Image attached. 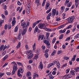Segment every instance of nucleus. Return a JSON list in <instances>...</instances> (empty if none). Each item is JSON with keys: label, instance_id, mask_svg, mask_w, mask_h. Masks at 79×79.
Instances as JSON below:
<instances>
[{"label": "nucleus", "instance_id": "nucleus-12", "mask_svg": "<svg viewBox=\"0 0 79 79\" xmlns=\"http://www.w3.org/2000/svg\"><path fill=\"white\" fill-rule=\"evenodd\" d=\"M65 10V7L64 6H62L61 8V13H63Z\"/></svg>", "mask_w": 79, "mask_h": 79}, {"label": "nucleus", "instance_id": "nucleus-45", "mask_svg": "<svg viewBox=\"0 0 79 79\" xmlns=\"http://www.w3.org/2000/svg\"><path fill=\"white\" fill-rule=\"evenodd\" d=\"M8 27V25L6 24L4 26V29H6V30L7 29V28Z\"/></svg>", "mask_w": 79, "mask_h": 79}, {"label": "nucleus", "instance_id": "nucleus-34", "mask_svg": "<svg viewBox=\"0 0 79 79\" xmlns=\"http://www.w3.org/2000/svg\"><path fill=\"white\" fill-rule=\"evenodd\" d=\"M17 63L19 66H23V64H22V63H21L20 62H17Z\"/></svg>", "mask_w": 79, "mask_h": 79}, {"label": "nucleus", "instance_id": "nucleus-16", "mask_svg": "<svg viewBox=\"0 0 79 79\" xmlns=\"http://www.w3.org/2000/svg\"><path fill=\"white\" fill-rule=\"evenodd\" d=\"M26 25V23L25 22H23V23H21V26H24Z\"/></svg>", "mask_w": 79, "mask_h": 79}, {"label": "nucleus", "instance_id": "nucleus-56", "mask_svg": "<svg viewBox=\"0 0 79 79\" xmlns=\"http://www.w3.org/2000/svg\"><path fill=\"white\" fill-rule=\"evenodd\" d=\"M12 64H13V66H15V65H17V64H16V62H12Z\"/></svg>", "mask_w": 79, "mask_h": 79}, {"label": "nucleus", "instance_id": "nucleus-29", "mask_svg": "<svg viewBox=\"0 0 79 79\" xmlns=\"http://www.w3.org/2000/svg\"><path fill=\"white\" fill-rule=\"evenodd\" d=\"M50 79H53L54 78V77H53L52 74H51L49 76Z\"/></svg>", "mask_w": 79, "mask_h": 79}, {"label": "nucleus", "instance_id": "nucleus-14", "mask_svg": "<svg viewBox=\"0 0 79 79\" xmlns=\"http://www.w3.org/2000/svg\"><path fill=\"white\" fill-rule=\"evenodd\" d=\"M70 74H71L73 76H74L75 75V71L74 70H71L70 71Z\"/></svg>", "mask_w": 79, "mask_h": 79}, {"label": "nucleus", "instance_id": "nucleus-60", "mask_svg": "<svg viewBox=\"0 0 79 79\" xmlns=\"http://www.w3.org/2000/svg\"><path fill=\"white\" fill-rule=\"evenodd\" d=\"M75 37H76V38H77V39L78 38H79V33L78 34H77V35H76Z\"/></svg>", "mask_w": 79, "mask_h": 79}, {"label": "nucleus", "instance_id": "nucleus-39", "mask_svg": "<svg viewBox=\"0 0 79 79\" xmlns=\"http://www.w3.org/2000/svg\"><path fill=\"white\" fill-rule=\"evenodd\" d=\"M27 67L28 69L29 70H31V65H28L27 66Z\"/></svg>", "mask_w": 79, "mask_h": 79}, {"label": "nucleus", "instance_id": "nucleus-36", "mask_svg": "<svg viewBox=\"0 0 79 79\" xmlns=\"http://www.w3.org/2000/svg\"><path fill=\"white\" fill-rule=\"evenodd\" d=\"M6 51H4L2 53V56H4L5 54H6Z\"/></svg>", "mask_w": 79, "mask_h": 79}, {"label": "nucleus", "instance_id": "nucleus-43", "mask_svg": "<svg viewBox=\"0 0 79 79\" xmlns=\"http://www.w3.org/2000/svg\"><path fill=\"white\" fill-rule=\"evenodd\" d=\"M11 28V26L10 24H9L8 25V29H10Z\"/></svg>", "mask_w": 79, "mask_h": 79}, {"label": "nucleus", "instance_id": "nucleus-61", "mask_svg": "<svg viewBox=\"0 0 79 79\" xmlns=\"http://www.w3.org/2000/svg\"><path fill=\"white\" fill-rule=\"evenodd\" d=\"M40 21H41V20H39L37 21L36 22H35V23L37 24H38V23H39L40 22Z\"/></svg>", "mask_w": 79, "mask_h": 79}, {"label": "nucleus", "instance_id": "nucleus-26", "mask_svg": "<svg viewBox=\"0 0 79 79\" xmlns=\"http://www.w3.org/2000/svg\"><path fill=\"white\" fill-rule=\"evenodd\" d=\"M73 26L72 25H70L69 26L66 28V29H70V28H71V27H72Z\"/></svg>", "mask_w": 79, "mask_h": 79}, {"label": "nucleus", "instance_id": "nucleus-57", "mask_svg": "<svg viewBox=\"0 0 79 79\" xmlns=\"http://www.w3.org/2000/svg\"><path fill=\"white\" fill-rule=\"evenodd\" d=\"M36 53L37 54H38L40 52V50H38L36 51H35Z\"/></svg>", "mask_w": 79, "mask_h": 79}, {"label": "nucleus", "instance_id": "nucleus-48", "mask_svg": "<svg viewBox=\"0 0 79 79\" xmlns=\"http://www.w3.org/2000/svg\"><path fill=\"white\" fill-rule=\"evenodd\" d=\"M17 4L18 5H21L22 4V3L20 2L19 1H18L17 2Z\"/></svg>", "mask_w": 79, "mask_h": 79}, {"label": "nucleus", "instance_id": "nucleus-10", "mask_svg": "<svg viewBox=\"0 0 79 79\" xmlns=\"http://www.w3.org/2000/svg\"><path fill=\"white\" fill-rule=\"evenodd\" d=\"M13 70L14 71H17V65H13Z\"/></svg>", "mask_w": 79, "mask_h": 79}, {"label": "nucleus", "instance_id": "nucleus-28", "mask_svg": "<svg viewBox=\"0 0 79 79\" xmlns=\"http://www.w3.org/2000/svg\"><path fill=\"white\" fill-rule=\"evenodd\" d=\"M46 2V0H44L43 1V2L42 4V6H44V5H45V4Z\"/></svg>", "mask_w": 79, "mask_h": 79}, {"label": "nucleus", "instance_id": "nucleus-59", "mask_svg": "<svg viewBox=\"0 0 79 79\" xmlns=\"http://www.w3.org/2000/svg\"><path fill=\"white\" fill-rule=\"evenodd\" d=\"M5 30H3L1 33L2 35H3L4 34V33H5Z\"/></svg>", "mask_w": 79, "mask_h": 79}, {"label": "nucleus", "instance_id": "nucleus-23", "mask_svg": "<svg viewBox=\"0 0 79 79\" xmlns=\"http://www.w3.org/2000/svg\"><path fill=\"white\" fill-rule=\"evenodd\" d=\"M18 26H17L15 28L14 32H16L18 31Z\"/></svg>", "mask_w": 79, "mask_h": 79}, {"label": "nucleus", "instance_id": "nucleus-62", "mask_svg": "<svg viewBox=\"0 0 79 79\" xmlns=\"http://www.w3.org/2000/svg\"><path fill=\"white\" fill-rule=\"evenodd\" d=\"M70 39H71V38H70V37L67 38L66 39V41H68V40H70Z\"/></svg>", "mask_w": 79, "mask_h": 79}, {"label": "nucleus", "instance_id": "nucleus-41", "mask_svg": "<svg viewBox=\"0 0 79 79\" xmlns=\"http://www.w3.org/2000/svg\"><path fill=\"white\" fill-rule=\"evenodd\" d=\"M38 57H39V56H38V55H36L35 56L34 59L35 60H37V59L38 58Z\"/></svg>", "mask_w": 79, "mask_h": 79}, {"label": "nucleus", "instance_id": "nucleus-2", "mask_svg": "<svg viewBox=\"0 0 79 79\" xmlns=\"http://www.w3.org/2000/svg\"><path fill=\"white\" fill-rule=\"evenodd\" d=\"M75 17L74 16H71L69 18L67 19V21H69V23H72L73 22L74 20Z\"/></svg>", "mask_w": 79, "mask_h": 79}, {"label": "nucleus", "instance_id": "nucleus-5", "mask_svg": "<svg viewBox=\"0 0 79 79\" xmlns=\"http://www.w3.org/2000/svg\"><path fill=\"white\" fill-rule=\"evenodd\" d=\"M16 24V19L15 17H13L12 21V26H14Z\"/></svg>", "mask_w": 79, "mask_h": 79}, {"label": "nucleus", "instance_id": "nucleus-17", "mask_svg": "<svg viewBox=\"0 0 79 79\" xmlns=\"http://www.w3.org/2000/svg\"><path fill=\"white\" fill-rule=\"evenodd\" d=\"M56 65L57 68H59L60 67V62L58 61H57Z\"/></svg>", "mask_w": 79, "mask_h": 79}, {"label": "nucleus", "instance_id": "nucleus-35", "mask_svg": "<svg viewBox=\"0 0 79 79\" xmlns=\"http://www.w3.org/2000/svg\"><path fill=\"white\" fill-rule=\"evenodd\" d=\"M56 53V51H54L51 54V55L52 56H53Z\"/></svg>", "mask_w": 79, "mask_h": 79}, {"label": "nucleus", "instance_id": "nucleus-24", "mask_svg": "<svg viewBox=\"0 0 79 79\" xmlns=\"http://www.w3.org/2000/svg\"><path fill=\"white\" fill-rule=\"evenodd\" d=\"M63 59H64V60H68L69 59V58L68 57H67V56H64L63 57Z\"/></svg>", "mask_w": 79, "mask_h": 79}, {"label": "nucleus", "instance_id": "nucleus-50", "mask_svg": "<svg viewBox=\"0 0 79 79\" xmlns=\"http://www.w3.org/2000/svg\"><path fill=\"white\" fill-rule=\"evenodd\" d=\"M35 43H34V44L33 45V48L34 50H35Z\"/></svg>", "mask_w": 79, "mask_h": 79}, {"label": "nucleus", "instance_id": "nucleus-32", "mask_svg": "<svg viewBox=\"0 0 79 79\" xmlns=\"http://www.w3.org/2000/svg\"><path fill=\"white\" fill-rule=\"evenodd\" d=\"M69 0H66V2H65V4H64V5H66L69 2Z\"/></svg>", "mask_w": 79, "mask_h": 79}, {"label": "nucleus", "instance_id": "nucleus-8", "mask_svg": "<svg viewBox=\"0 0 79 79\" xmlns=\"http://www.w3.org/2000/svg\"><path fill=\"white\" fill-rule=\"evenodd\" d=\"M33 56H34V55L32 53H31L30 54H29L28 56V59H31V58H32L33 57Z\"/></svg>", "mask_w": 79, "mask_h": 79}, {"label": "nucleus", "instance_id": "nucleus-58", "mask_svg": "<svg viewBox=\"0 0 79 79\" xmlns=\"http://www.w3.org/2000/svg\"><path fill=\"white\" fill-rule=\"evenodd\" d=\"M66 48V45L64 44L62 46V48L63 49H65Z\"/></svg>", "mask_w": 79, "mask_h": 79}, {"label": "nucleus", "instance_id": "nucleus-4", "mask_svg": "<svg viewBox=\"0 0 79 79\" xmlns=\"http://www.w3.org/2000/svg\"><path fill=\"white\" fill-rule=\"evenodd\" d=\"M44 43H45V44H46L47 45V47L48 48H50V43L47 40H44Z\"/></svg>", "mask_w": 79, "mask_h": 79}, {"label": "nucleus", "instance_id": "nucleus-6", "mask_svg": "<svg viewBox=\"0 0 79 79\" xmlns=\"http://www.w3.org/2000/svg\"><path fill=\"white\" fill-rule=\"evenodd\" d=\"M31 7V6H29V5H28V7H27V9L26 10V12L28 14L30 13V8Z\"/></svg>", "mask_w": 79, "mask_h": 79}, {"label": "nucleus", "instance_id": "nucleus-19", "mask_svg": "<svg viewBox=\"0 0 79 79\" xmlns=\"http://www.w3.org/2000/svg\"><path fill=\"white\" fill-rule=\"evenodd\" d=\"M76 55H74L73 56V57L72 59V61H75V59H76Z\"/></svg>", "mask_w": 79, "mask_h": 79}, {"label": "nucleus", "instance_id": "nucleus-49", "mask_svg": "<svg viewBox=\"0 0 79 79\" xmlns=\"http://www.w3.org/2000/svg\"><path fill=\"white\" fill-rule=\"evenodd\" d=\"M56 38H54L52 41V43H55V41L56 40Z\"/></svg>", "mask_w": 79, "mask_h": 79}, {"label": "nucleus", "instance_id": "nucleus-44", "mask_svg": "<svg viewBox=\"0 0 79 79\" xmlns=\"http://www.w3.org/2000/svg\"><path fill=\"white\" fill-rule=\"evenodd\" d=\"M57 62V61H54L52 63V65H55L56 63Z\"/></svg>", "mask_w": 79, "mask_h": 79}, {"label": "nucleus", "instance_id": "nucleus-15", "mask_svg": "<svg viewBox=\"0 0 79 79\" xmlns=\"http://www.w3.org/2000/svg\"><path fill=\"white\" fill-rule=\"evenodd\" d=\"M38 30L39 28L38 27H35V30L34 31V32H35V33H36L37 32V31H38Z\"/></svg>", "mask_w": 79, "mask_h": 79}, {"label": "nucleus", "instance_id": "nucleus-42", "mask_svg": "<svg viewBox=\"0 0 79 79\" xmlns=\"http://www.w3.org/2000/svg\"><path fill=\"white\" fill-rule=\"evenodd\" d=\"M36 24H36V23H35V22L33 23L32 26L33 28H34V27H35V26Z\"/></svg>", "mask_w": 79, "mask_h": 79}, {"label": "nucleus", "instance_id": "nucleus-18", "mask_svg": "<svg viewBox=\"0 0 79 79\" xmlns=\"http://www.w3.org/2000/svg\"><path fill=\"white\" fill-rule=\"evenodd\" d=\"M35 3H36L37 5H39L40 4L39 2V0H35Z\"/></svg>", "mask_w": 79, "mask_h": 79}, {"label": "nucleus", "instance_id": "nucleus-46", "mask_svg": "<svg viewBox=\"0 0 79 79\" xmlns=\"http://www.w3.org/2000/svg\"><path fill=\"white\" fill-rule=\"evenodd\" d=\"M4 13L5 15H8V11L7 10L5 11L4 12Z\"/></svg>", "mask_w": 79, "mask_h": 79}, {"label": "nucleus", "instance_id": "nucleus-47", "mask_svg": "<svg viewBox=\"0 0 79 79\" xmlns=\"http://www.w3.org/2000/svg\"><path fill=\"white\" fill-rule=\"evenodd\" d=\"M76 29V28L75 27H74L72 29V32H74Z\"/></svg>", "mask_w": 79, "mask_h": 79}, {"label": "nucleus", "instance_id": "nucleus-31", "mask_svg": "<svg viewBox=\"0 0 79 79\" xmlns=\"http://www.w3.org/2000/svg\"><path fill=\"white\" fill-rule=\"evenodd\" d=\"M64 25L63 24L59 26L58 28L59 29H61V28H62V27H64Z\"/></svg>", "mask_w": 79, "mask_h": 79}, {"label": "nucleus", "instance_id": "nucleus-1", "mask_svg": "<svg viewBox=\"0 0 79 79\" xmlns=\"http://www.w3.org/2000/svg\"><path fill=\"white\" fill-rule=\"evenodd\" d=\"M28 27L27 25H25L22 27L23 30L22 32V35H24L27 32V29Z\"/></svg>", "mask_w": 79, "mask_h": 79}, {"label": "nucleus", "instance_id": "nucleus-22", "mask_svg": "<svg viewBox=\"0 0 79 79\" xmlns=\"http://www.w3.org/2000/svg\"><path fill=\"white\" fill-rule=\"evenodd\" d=\"M4 47V45H2L1 46L0 48V52H1V51H2V50H3V47Z\"/></svg>", "mask_w": 79, "mask_h": 79}, {"label": "nucleus", "instance_id": "nucleus-38", "mask_svg": "<svg viewBox=\"0 0 79 79\" xmlns=\"http://www.w3.org/2000/svg\"><path fill=\"white\" fill-rule=\"evenodd\" d=\"M9 48V47L7 46L6 45H5L4 46V48L3 49V50H4L6 49V48Z\"/></svg>", "mask_w": 79, "mask_h": 79}, {"label": "nucleus", "instance_id": "nucleus-37", "mask_svg": "<svg viewBox=\"0 0 79 79\" xmlns=\"http://www.w3.org/2000/svg\"><path fill=\"white\" fill-rule=\"evenodd\" d=\"M25 48L26 50H29V46L27 44H26L25 45Z\"/></svg>", "mask_w": 79, "mask_h": 79}, {"label": "nucleus", "instance_id": "nucleus-7", "mask_svg": "<svg viewBox=\"0 0 79 79\" xmlns=\"http://www.w3.org/2000/svg\"><path fill=\"white\" fill-rule=\"evenodd\" d=\"M75 5H76V7H77L78 6V5H79V0H75Z\"/></svg>", "mask_w": 79, "mask_h": 79}, {"label": "nucleus", "instance_id": "nucleus-63", "mask_svg": "<svg viewBox=\"0 0 79 79\" xmlns=\"http://www.w3.org/2000/svg\"><path fill=\"white\" fill-rule=\"evenodd\" d=\"M4 22V20H0V23L2 24V23H3Z\"/></svg>", "mask_w": 79, "mask_h": 79}, {"label": "nucleus", "instance_id": "nucleus-53", "mask_svg": "<svg viewBox=\"0 0 79 79\" xmlns=\"http://www.w3.org/2000/svg\"><path fill=\"white\" fill-rule=\"evenodd\" d=\"M8 65V63L6 62V63L4 64L2 66L3 68H4L5 66H6V65Z\"/></svg>", "mask_w": 79, "mask_h": 79}, {"label": "nucleus", "instance_id": "nucleus-25", "mask_svg": "<svg viewBox=\"0 0 79 79\" xmlns=\"http://www.w3.org/2000/svg\"><path fill=\"white\" fill-rule=\"evenodd\" d=\"M72 5V2H69L67 4V6H68V7H70V6H71Z\"/></svg>", "mask_w": 79, "mask_h": 79}, {"label": "nucleus", "instance_id": "nucleus-20", "mask_svg": "<svg viewBox=\"0 0 79 79\" xmlns=\"http://www.w3.org/2000/svg\"><path fill=\"white\" fill-rule=\"evenodd\" d=\"M20 47H21V43L19 42L16 47L17 48H19Z\"/></svg>", "mask_w": 79, "mask_h": 79}, {"label": "nucleus", "instance_id": "nucleus-51", "mask_svg": "<svg viewBox=\"0 0 79 79\" xmlns=\"http://www.w3.org/2000/svg\"><path fill=\"white\" fill-rule=\"evenodd\" d=\"M19 69L21 70V73H23V72H24V70H23V69H22V68H19Z\"/></svg>", "mask_w": 79, "mask_h": 79}, {"label": "nucleus", "instance_id": "nucleus-21", "mask_svg": "<svg viewBox=\"0 0 79 79\" xmlns=\"http://www.w3.org/2000/svg\"><path fill=\"white\" fill-rule=\"evenodd\" d=\"M50 35V33L47 32L46 33V35L47 37V39H48V38L49 37V35Z\"/></svg>", "mask_w": 79, "mask_h": 79}, {"label": "nucleus", "instance_id": "nucleus-13", "mask_svg": "<svg viewBox=\"0 0 79 79\" xmlns=\"http://www.w3.org/2000/svg\"><path fill=\"white\" fill-rule=\"evenodd\" d=\"M31 75V73L30 71H28L27 73V77H29Z\"/></svg>", "mask_w": 79, "mask_h": 79}, {"label": "nucleus", "instance_id": "nucleus-33", "mask_svg": "<svg viewBox=\"0 0 79 79\" xmlns=\"http://www.w3.org/2000/svg\"><path fill=\"white\" fill-rule=\"evenodd\" d=\"M44 56H45V57H46V58H48V54L47 53H45L44 54Z\"/></svg>", "mask_w": 79, "mask_h": 79}, {"label": "nucleus", "instance_id": "nucleus-9", "mask_svg": "<svg viewBox=\"0 0 79 79\" xmlns=\"http://www.w3.org/2000/svg\"><path fill=\"white\" fill-rule=\"evenodd\" d=\"M39 68H40L41 69H43V64H42V62L41 61L40 62V65L39 66Z\"/></svg>", "mask_w": 79, "mask_h": 79}, {"label": "nucleus", "instance_id": "nucleus-54", "mask_svg": "<svg viewBox=\"0 0 79 79\" xmlns=\"http://www.w3.org/2000/svg\"><path fill=\"white\" fill-rule=\"evenodd\" d=\"M42 37V35H40L39 36V37H38V40H40V39H41Z\"/></svg>", "mask_w": 79, "mask_h": 79}, {"label": "nucleus", "instance_id": "nucleus-52", "mask_svg": "<svg viewBox=\"0 0 79 79\" xmlns=\"http://www.w3.org/2000/svg\"><path fill=\"white\" fill-rule=\"evenodd\" d=\"M49 6H50V3H47L46 5V7L47 8H48V7Z\"/></svg>", "mask_w": 79, "mask_h": 79}, {"label": "nucleus", "instance_id": "nucleus-11", "mask_svg": "<svg viewBox=\"0 0 79 79\" xmlns=\"http://www.w3.org/2000/svg\"><path fill=\"white\" fill-rule=\"evenodd\" d=\"M56 9H54L52 11V15L53 16H55L56 15Z\"/></svg>", "mask_w": 79, "mask_h": 79}, {"label": "nucleus", "instance_id": "nucleus-27", "mask_svg": "<svg viewBox=\"0 0 79 79\" xmlns=\"http://www.w3.org/2000/svg\"><path fill=\"white\" fill-rule=\"evenodd\" d=\"M53 65L52 64V63H50L48 65V68H50V67H52V66H53Z\"/></svg>", "mask_w": 79, "mask_h": 79}, {"label": "nucleus", "instance_id": "nucleus-3", "mask_svg": "<svg viewBox=\"0 0 79 79\" xmlns=\"http://www.w3.org/2000/svg\"><path fill=\"white\" fill-rule=\"evenodd\" d=\"M38 27L40 29H47V27L45 26V24L42 23H40L38 25Z\"/></svg>", "mask_w": 79, "mask_h": 79}, {"label": "nucleus", "instance_id": "nucleus-40", "mask_svg": "<svg viewBox=\"0 0 79 79\" xmlns=\"http://www.w3.org/2000/svg\"><path fill=\"white\" fill-rule=\"evenodd\" d=\"M63 37V35H60L59 38V39H62Z\"/></svg>", "mask_w": 79, "mask_h": 79}, {"label": "nucleus", "instance_id": "nucleus-64", "mask_svg": "<svg viewBox=\"0 0 79 79\" xmlns=\"http://www.w3.org/2000/svg\"><path fill=\"white\" fill-rule=\"evenodd\" d=\"M60 20V18H57L56 19V20L57 21H59Z\"/></svg>", "mask_w": 79, "mask_h": 79}, {"label": "nucleus", "instance_id": "nucleus-55", "mask_svg": "<svg viewBox=\"0 0 79 79\" xmlns=\"http://www.w3.org/2000/svg\"><path fill=\"white\" fill-rule=\"evenodd\" d=\"M69 70H70L69 69H67L66 71V73H68L69 72Z\"/></svg>", "mask_w": 79, "mask_h": 79}, {"label": "nucleus", "instance_id": "nucleus-30", "mask_svg": "<svg viewBox=\"0 0 79 79\" xmlns=\"http://www.w3.org/2000/svg\"><path fill=\"white\" fill-rule=\"evenodd\" d=\"M65 76H66L67 77H68V78H69V77L70 78L71 77V74H69L67 75H65Z\"/></svg>", "mask_w": 79, "mask_h": 79}]
</instances>
